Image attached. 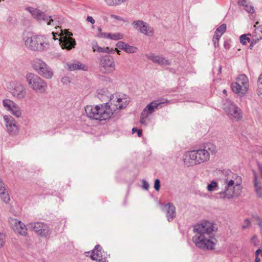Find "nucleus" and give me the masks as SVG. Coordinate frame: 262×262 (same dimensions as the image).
Listing matches in <instances>:
<instances>
[{
  "label": "nucleus",
  "instance_id": "nucleus-49",
  "mask_svg": "<svg viewBox=\"0 0 262 262\" xmlns=\"http://www.w3.org/2000/svg\"><path fill=\"white\" fill-rule=\"evenodd\" d=\"M106 91V90H101V92H100L98 94V98L100 99H104V97H105L104 93H105Z\"/></svg>",
  "mask_w": 262,
  "mask_h": 262
},
{
  "label": "nucleus",
  "instance_id": "nucleus-53",
  "mask_svg": "<svg viewBox=\"0 0 262 262\" xmlns=\"http://www.w3.org/2000/svg\"><path fill=\"white\" fill-rule=\"evenodd\" d=\"M246 3V0H238V5L239 6L244 5Z\"/></svg>",
  "mask_w": 262,
  "mask_h": 262
},
{
  "label": "nucleus",
  "instance_id": "nucleus-47",
  "mask_svg": "<svg viewBox=\"0 0 262 262\" xmlns=\"http://www.w3.org/2000/svg\"><path fill=\"white\" fill-rule=\"evenodd\" d=\"M61 81L63 84H66L70 83V82H71L70 80V78L68 77H62Z\"/></svg>",
  "mask_w": 262,
  "mask_h": 262
},
{
  "label": "nucleus",
  "instance_id": "nucleus-21",
  "mask_svg": "<svg viewBox=\"0 0 262 262\" xmlns=\"http://www.w3.org/2000/svg\"><path fill=\"white\" fill-rule=\"evenodd\" d=\"M68 66L69 70L70 71H74L77 70H85V66L79 61H77L74 63H69L68 64Z\"/></svg>",
  "mask_w": 262,
  "mask_h": 262
},
{
  "label": "nucleus",
  "instance_id": "nucleus-60",
  "mask_svg": "<svg viewBox=\"0 0 262 262\" xmlns=\"http://www.w3.org/2000/svg\"><path fill=\"white\" fill-rule=\"evenodd\" d=\"M258 40H257V39L254 41H252L251 42V45H254L255 44H256V43L257 42Z\"/></svg>",
  "mask_w": 262,
  "mask_h": 262
},
{
  "label": "nucleus",
  "instance_id": "nucleus-35",
  "mask_svg": "<svg viewBox=\"0 0 262 262\" xmlns=\"http://www.w3.org/2000/svg\"><path fill=\"white\" fill-rule=\"evenodd\" d=\"M2 192H3V193H0L1 199L5 203H8L10 201L9 194L7 193H6L5 191H3Z\"/></svg>",
  "mask_w": 262,
  "mask_h": 262
},
{
  "label": "nucleus",
  "instance_id": "nucleus-37",
  "mask_svg": "<svg viewBox=\"0 0 262 262\" xmlns=\"http://www.w3.org/2000/svg\"><path fill=\"white\" fill-rule=\"evenodd\" d=\"M221 37V35L214 34L213 37L212 38V41L213 42V45L214 47L216 48L219 45V39Z\"/></svg>",
  "mask_w": 262,
  "mask_h": 262
},
{
  "label": "nucleus",
  "instance_id": "nucleus-12",
  "mask_svg": "<svg viewBox=\"0 0 262 262\" xmlns=\"http://www.w3.org/2000/svg\"><path fill=\"white\" fill-rule=\"evenodd\" d=\"M10 92L13 97L21 100L26 97L27 90L26 87L21 82L15 81L11 83Z\"/></svg>",
  "mask_w": 262,
  "mask_h": 262
},
{
  "label": "nucleus",
  "instance_id": "nucleus-38",
  "mask_svg": "<svg viewBox=\"0 0 262 262\" xmlns=\"http://www.w3.org/2000/svg\"><path fill=\"white\" fill-rule=\"evenodd\" d=\"M250 38L247 37L246 34L242 35L240 36L241 43L244 45H246L247 42H250Z\"/></svg>",
  "mask_w": 262,
  "mask_h": 262
},
{
  "label": "nucleus",
  "instance_id": "nucleus-26",
  "mask_svg": "<svg viewBox=\"0 0 262 262\" xmlns=\"http://www.w3.org/2000/svg\"><path fill=\"white\" fill-rule=\"evenodd\" d=\"M10 112L17 118L20 117L21 116V111L16 103L13 106Z\"/></svg>",
  "mask_w": 262,
  "mask_h": 262
},
{
  "label": "nucleus",
  "instance_id": "nucleus-28",
  "mask_svg": "<svg viewBox=\"0 0 262 262\" xmlns=\"http://www.w3.org/2000/svg\"><path fill=\"white\" fill-rule=\"evenodd\" d=\"M236 80L242 82L243 83H245V86H249L248 79L245 75H239L236 78Z\"/></svg>",
  "mask_w": 262,
  "mask_h": 262
},
{
  "label": "nucleus",
  "instance_id": "nucleus-54",
  "mask_svg": "<svg viewBox=\"0 0 262 262\" xmlns=\"http://www.w3.org/2000/svg\"><path fill=\"white\" fill-rule=\"evenodd\" d=\"M113 49H110L108 47L104 48V53H110L113 51Z\"/></svg>",
  "mask_w": 262,
  "mask_h": 262
},
{
  "label": "nucleus",
  "instance_id": "nucleus-57",
  "mask_svg": "<svg viewBox=\"0 0 262 262\" xmlns=\"http://www.w3.org/2000/svg\"><path fill=\"white\" fill-rule=\"evenodd\" d=\"M139 129H137L136 127H134L133 129H132V133L133 134L137 132Z\"/></svg>",
  "mask_w": 262,
  "mask_h": 262
},
{
  "label": "nucleus",
  "instance_id": "nucleus-55",
  "mask_svg": "<svg viewBox=\"0 0 262 262\" xmlns=\"http://www.w3.org/2000/svg\"><path fill=\"white\" fill-rule=\"evenodd\" d=\"M137 134H138V136L139 137H141L142 135V131L141 129H139L137 132Z\"/></svg>",
  "mask_w": 262,
  "mask_h": 262
},
{
  "label": "nucleus",
  "instance_id": "nucleus-44",
  "mask_svg": "<svg viewBox=\"0 0 262 262\" xmlns=\"http://www.w3.org/2000/svg\"><path fill=\"white\" fill-rule=\"evenodd\" d=\"M5 241V235L4 234L0 233V248L2 247Z\"/></svg>",
  "mask_w": 262,
  "mask_h": 262
},
{
  "label": "nucleus",
  "instance_id": "nucleus-14",
  "mask_svg": "<svg viewBox=\"0 0 262 262\" xmlns=\"http://www.w3.org/2000/svg\"><path fill=\"white\" fill-rule=\"evenodd\" d=\"M133 25L136 29H137L142 34L149 36L154 35V31L153 28L148 24L142 20L135 21L133 23Z\"/></svg>",
  "mask_w": 262,
  "mask_h": 262
},
{
  "label": "nucleus",
  "instance_id": "nucleus-17",
  "mask_svg": "<svg viewBox=\"0 0 262 262\" xmlns=\"http://www.w3.org/2000/svg\"><path fill=\"white\" fill-rule=\"evenodd\" d=\"M4 119L6 123L7 132L10 135H15L18 131V127L16 121L11 116L5 115Z\"/></svg>",
  "mask_w": 262,
  "mask_h": 262
},
{
  "label": "nucleus",
  "instance_id": "nucleus-18",
  "mask_svg": "<svg viewBox=\"0 0 262 262\" xmlns=\"http://www.w3.org/2000/svg\"><path fill=\"white\" fill-rule=\"evenodd\" d=\"M166 211V215L168 222L172 221L176 216V207L171 203H169L164 205V208Z\"/></svg>",
  "mask_w": 262,
  "mask_h": 262
},
{
  "label": "nucleus",
  "instance_id": "nucleus-59",
  "mask_svg": "<svg viewBox=\"0 0 262 262\" xmlns=\"http://www.w3.org/2000/svg\"><path fill=\"white\" fill-rule=\"evenodd\" d=\"M260 258L257 256H256L255 259V262H260Z\"/></svg>",
  "mask_w": 262,
  "mask_h": 262
},
{
  "label": "nucleus",
  "instance_id": "nucleus-50",
  "mask_svg": "<svg viewBox=\"0 0 262 262\" xmlns=\"http://www.w3.org/2000/svg\"><path fill=\"white\" fill-rule=\"evenodd\" d=\"M111 17L112 18H114L118 20H120V21L123 20V19L121 17L118 16V15H114V14H111Z\"/></svg>",
  "mask_w": 262,
  "mask_h": 262
},
{
  "label": "nucleus",
  "instance_id": "nucleus-7",
  "mask_svg": "<svg viewBox=\"0 0 262 262\" xmlns=\"http://www.w3.org/2000/svg\"><path fill=\"white\" fill-rule=\"evenodd\" d=\"M27 228L41 237L49 238L52 233V230L48 225L44 222H31L27 224Z\"/></svg>",
  "mask_w": 262,
  "mask_h": 262
},
{
  "label": "nucleus",
  "instance_id": "nucleus-19",
  "mask_svg": "<svg viewBox=\"0 0 262 262\" xmlns=\"http://www.w3.org/2000/svg\"><path fill=\"white\" fill-rule=\"evenodd\" d=\"M147 58L151 60L155 63H157L161 66H168L170 64L171 62L167 59L159 56H156L152 54L147 55Z\"/></svg>",
  "mask_w": 262,
  "mask_h": 262
},
{
  "label": "nucleus",
  "instance_id": "nucleus-42",
  "mask_svg": "<svg viewBox=\"0 0 262 262\" xmlns=\"http://www.w3.org/2000/svg\"><path fill=\"white\" fill-rule=\"evenodd\" d=\"M126 43L123 41H119L116 43V47L121 50H124Z\"/></svg>",
  "mask_w": 262,
  "mask_h": 262
},
{
  "label": "nucleus",
  "instance_id": "nucleus-11",
  "mask_svg": "<svg viewBox=\"0 0 262 262\" xmlns=\"http://www.w3.org/2000/svg\"><path fill=\"white\" fill-rule=\"evenodd\" d=\"M223 108L230 118L238 120L242 117V111L241 108L230 100H226V102L223 104Z\"/></svg>",
  "mask_w": 262,
  "mask_h": 262
},
{
  "label": "nucleus",
  "instance_id": "nucleus-2",
  "mask_svg": "<svg viewBox=\"0 0 262 262\" xmlns=\"http://www.w3.org/2000/svg\"><path fill=\"white\" fill-rule=\"evenodd\" d=\"M213 230V225L209 222L195 225L193 227L195 235L192 241L195 246L202 249H213L214 243L211 240Z\"/></svg>",
  "mask_w": 262,
  "mask_h": 262
},
{
  "label": "nucleus",
  "instance_id": "nucleus-9",
  "mask_svg": "<svg viewBox=\"0 0 262 262\" xmlns=\"http://www.w3.org/2000/svg\"><path fill=\"white\" fill-rule=\"evenodd\" d=\"M27 10L32 16L39 23H47L48 25L55 26L56 25V16H47L44 12L40 10L33 7H28Z\"/></svg>",
  "mask_w": 262,
  "mask_h": 262
},
{
  "label": "nucleus",
  "instance_id": "nucleus-32",
  "mask_svg": "<svg viewBox=\"0 0 262 262\" xmlns=\"http://www.w3.org/2000/svg\"><path fill=\"white\" fill-rule=\"evenodd\" d=\"M241 6L244 7V9L248 13H253L254 12L253 6L249 3H247V2L244 5H241Z\"/></svg>",
  "mask_w": 262,
  "mask_h": 262
},
{
  "label": "nucleus",
  "instance_id": "nucleus-8",
  "mask_svg": "<svg viewBox=\"0 0 262 262\" xmlns=\"http://www.w3.org/2000/svg\"><path fill=\"white\" fill-rule=\"evenodd\" d=\"M32 66L39 75L45 78L51 79L53 76L52 69L40 59H35L32 62Z\"/></svg>",
  "mask_w": 262,
  "mask_h": 262
},
{
  "label": "nucleus",
  "instance_id": "nucleus-6",
  "mask_svg": "<svg viewBox=\"0 0 262 262\" xmlns=\"http://www.w3.org/2000/svg\"><path fill=\"white\" fill-rule=\"evenodd\" d=\"M28 48L33 51H41L49 47L46 38L41 35H33L28 37L25 41Z\"/></svg>",
  "mask_w": 262,
  "mask_h": 262
},
{
  "label": "nucleus",
  "instance_id": "nucleus-10",
  "mask_svg": "<svg viewBox=\"0 0 262 262\" xmlns=\"http://www.w3.org/2000/svg\"><path fill=\"white\" fill-rule=\"evenodd\" d=\"M72 33L69 32L68 30H61V33L58 36H60L59 43L62 49L70 50L75 48L76 41L71 36Z\"/></svg>",
  "mask_w": 262,
  "mask_h": 262
},
{
  "label": "nucleus",
  "instance_id": "nucleus-1",
  "mask_svg": "<svg viewBox=\"0 0 262 262\" xmlns=\"http://www.w3.org/2000/svg\"><path fill=\"white\" fill-rule=\"evenodd\" d=\"M112 97L113 98H110L109 102L95 106L86 105L85 111L87 116L92 119L105 120L110 118L116 110L122 109L125 107L121 103V98L116 97L114 100V96Z\"/></svg>",
  "mask_w": 262,
  "mask_h": 262
},
{
  "label": "nucleus",
  "instance_id": "nucleus-39",
  "mask_svg": "<svg viewBox=\"0 0 262 262\" xmlns=\"http://www.w3.org/2000/svg\"><path fill=\"white\" fill-rule=\"evenodd\" d=\"M251 222L250 220L248 219H245L244 222V224L242 226V228L243 229H245L246 228H248L250 226Z\"/></svg>",
  "mask_w": 262,
  "mask_h": 262
},
{
  "label": "nucleus",
  "instance_id": "nucleus-36",
  "mask_svg": "<svg viewBox=\"0 0 262 262\" xmlns=\"http://www.w3.org/2000/svg\"><path fill=\"white\" fill-rule=\"evenodd\" d=\"M123 34L120 33H117L114 34L111 33V36H110V39L117 40L119 39H121L123 38Z\"/></svg>",
  "mask_w": 262,
  "mask_h": 262
},
{
  "label": "nucleus",
  "instance_id": "nucleus-62",
  "mask_svg": "<svg viewBox=\"0 0 262 262\" xmlns=\"http://www.w3.org/2000/svg\"><path fill=\"white\" fill-rule=\"evenodd\" d=\"M97 46H98V45L97 44H96L95 45H93V49L94 51V48L97 49L98 47H96Z\"/></svg>",
  "mask_w": 262,
  "mask_h": 262
},
{
  "label": "nucleus",
  "instance_id": "nucleus-48",
  "mask_svg": "<svg viewBox=\"0 0 262 262\" xmlns=\"http://www.w3.org/2000/svg\"><path fill=\"white\" fill-rule=\"evenodd\" d=\"M149 187V185L148 183L146 182L145 180H142V187L145 190H148Z\"/></svg>",
  "mask_w": 262,
  "mask_h": 262
},
{
  "label": "nucleus",
  "instance_id": "nucleus-41",
  "mask_svg": "<svg viewBox=\"0 0 262 262\" xmlns=\"http://www.w3.org/2000/svg\"><path fill=\"white\" fill-rule=\"evenodd\" d=\"M148 117L146 114L143 115V113L142 112L141 114L140 122L142 124H146L145 120Z\"/></svg>",
  "mask_w": 262,
  "mask_h": 262
},
{
  "label": "nucleus",
  "instance_id": "nucleus-64",
  "mask_svg": "<svg viewBox=\"0 0 262 262\" xmlns=\"http://www.w3.org/2000/svg\"><path fill=\"white\" fill-rule=\"evenodd\" d=\"M98 31L99 32V33H100V32H102L101 31H102V29L101 28L99 27L98 28Z\"/></svg>",
  "mask_w": 262,
  "mask_h": 262
},
{
  "label": "nucleus",
  "instance_id": "nucleus-20",
  "mask_svg": "<svg viewBox=\"0 0 262 262\" xmlns=\"http://www.w3.org/2000/svg\"><path fill=\"white\" fill-rule=\"evenodd\" d=\"M254 190L258 198H262V184L258 181L257 176L256 172L254 173Z\"/></svg>",
  "mask_w": 262,
  "mask_h": 262
},
{
  "label": "nucleus",
  "instance_id": "nucleus-56",
  "mask_svg": "<svg viewBox=\"0 0 262 262\" xmlns=\"http://www.w3.org/2000/svg\"><path fill=\"white\" fill-rule=\"evenodd\" d=\"M261 252V250L260 249H257L256 252H255V255H256V256H258V255Z\"/></svg>",
  "mask_w": 262,
  "mask_h": 262
},
{
  "label": "nucleus",
  "instance_id": "nucleus-13",
  "mask_svg": "<svg viewBox=\"0 0 262 262\" xmlns=\"http://www.w3.org/2000/svg\"><path fill=\"white\" fill-rule=\"evenodd\" d=\"M100 65L101 71L104 73H110L115 69L114 58L110 55H105L101 58Z\"/></svg>",
  "mask_w": 262,
  "mask_h": 262
},
{
  "label": "nucleus",
  "instance_id": "nucleus-4",
  "mask_svg": "<svg viewBox=\"0 0 262 262\" xmlns=\"http://www.w3.org/2000/svg\"><path fill=\"white\" fill-rule=\"evenodd\" d=\"M217 151L216 147L211 143L205 144L203 148L188 151L183 156L184 164L189 167L191 165L200 164L209 161L210 155Z\"/></svg>",
  "mask_w": 262,
  "mask_h": 262
},
{
  "label": "nucleus",
  "instance_id": "nucleus-31",
  "mask_svg": "<svg viewBox=\"0 0 262 262\" xmlns=\"http://www.w3.org/2000/svg\"><path fill=\"white\" fill-rule=\"evenodd\" d=\"M19 221L17 219L13 218H10L9 219V222L11 225L12 228L14 230V229H16V227L18 226V224H19Z\"/></svg>",
  "mask_w": 262,
  "mask_h": 262
},
{
  "label": "nucleus",
  "instance_id": "nucleus-30",
  "mask_svg": "<svg viewBox=\"0 0 262 262\" xmlns=\"http://www.w3.org/2000/svg\"><path fill=\"white\" fill-rule=\"evenodd\" d=\"M226 28H227L226 25L225 24H223L221 25L219 27H218L216 29L215 33L217 34L221 35V36H222V34L224 32H225V31L226 30Z\"/></svg>",
  "mask_w": 262,
  "mask_h": 262
},
{
  "label": "nucleus",
  "instance_id": "nucleus-58",
  "mask_svg": "<svg viewBox=\"0 0 262 262\" xmlns=\"http://www.w3.org/2000/svg\"><path fill=\"white\" fill-rule=\"evenodd\" d=\"M51 34L52 35L53 39H54V40L57 39V38H56L55 33L52 32Z\"/></svg>",
  "mask_w": 262,
  "mask_h": 262
},
{
  "label": "nucleus",
  "instance_id": "nucleus-40",
  "mask_svg": "<svg viewBox=\"0 0 262 262\" xmlns=\"http://www.w3.org/2000/svg\"><path fill=\"white\" fill-rule=\"evenodd\" d=\"M154 188L156 191H159L160 188V181L159 179H156L154 183Z\"/></svg>",
  "mask_w": 262,
  "mask_h": 262
},
{
  "label": "nucleus",
  "instance_id": "nucleus-34",
  "mask_svg": "<svg viewBox=\"0 0 262 262\" xmlns=\"http://www.w3.org/2000/svg\"><path fill=\"white\" fill-rule=\"evenodd\" d=\"M217 187V183L214 181H212L211 182L208 184L207 190L208 191H213Z\"/></svg>",
  "mask_w": 262,
  "mask_h": 262
},
{
  "label": "nucleus",
  "instance_id": "nucleus-25",
  "mask_svg": "<svg viewBox=\"0 0 262 262\" xmlns=\"http://www.w3.org/2000/svg\"><path fill=\"white\" fill-rule=\"evenodd\" d=\"M128 0H104L106 4L108 6H116L122 4Z\"/></svg>",
  "mask_w": 262,
  "mask_h": 262
},
{
  "label": "nucleus",
  "instance_id": "nucleus-33",
  "mask_svg": "<svg viewBox=\"0 0 262 262\" xmlns=\"http://www.w3.org/2000/svg\"><path fill=\"white\" fill-rule=\"evenodd\" d=\"M258 86V95H262V73L260 75L257 81Z\"/></svg>",
  "mask_w": 262,
  "mask_h": 262
},
{
  "label": "nucleus",
  "instance_id": "nucleus-45",
  "mask_svg": "<svg viewBox=\"0 0 262 262\" xmlns=\"http://www.w3.org/2000/svg\"><path fill=\"white\" fill-rule=\"evenodd\" d=\"M3 191H6L5 184L3 182L2 179L0 178V193H3L2 192Z\"/></svg>",
  "mask_w": 262,
  "mask_h": 262
},
{
  "label": "nucleus",
  "instance_id": "nucleus-46",
  "mask_svg": "<svg viewBox=\"0 0 262 262\" xmlns=\"http://www.w3.org/2000/svg\"><path fill=\"white\" fill-rule=\"evenodd\" d=\"M235 82L237 84H238V85L242 86L243 88V90L244 91H247L249 86H245V83H243L242 82L237 81V80Z\"/></svg>",
  "mask_w": 262,
  "mask_h": 262
},
{
  "label": "nucleus",
  "instance_id": "nucleus-22",
  "mask_svg": "<svg viewBox=\"0 0 262 262\" xmlns=\"http://www.w3.org/2000/svg\"><path fill=\"white\" fill-rule=\"evenodd\" d=\"M231 89L234 93L239 94L241 95H245L247 92V91H244L242 86L238 85V84L235 82L232 83Z\"/></svg>",
  "mask_w": 262,
  "mask_h": 262
},
{
  "label": "nucleus",
  "instance_id": "nucleus-23",
  "mask_svg": "<svg viewBox=\"0 0 262 262\" xmlns=\"http://www.w3.org/2000/svg\"><path fill=\"white\" fill-rule=\"evenodd\" d=\"M17 229H14V231L18 232L21 235L25 236L27 234V228L25 225L21 221H19V224L16 227Z\"/></svg>",
  "mask_w": 262,
  "mask_h": 262
},
{
  "label": "nucleus",
  "instance_id": "nucleus-16",
  "mask_svg": "<svg viewBox=\"0 0 262 262\" xmlns=\"http://www.w3.org/2000/svg\"><path fill=\"white\" fill-rule=\"evenodd\" d=\"M168 101L167 100H166L165 101H162L161 100H157L151 102L148 104L142 111L143 115L146 114L148 116L149 114L154 113L156 110L162 108L163 104L167 103Z\"/></svg>",
  "mask_w": 262,
  "mask_h": 262
},
{
  "label": "nucleus",
  "instance_id": "nucleus-3",
  "mask_svg": "<svg viewBox=\"0 0 262 262\" xmlns=\"http://www.w3.org/2000/svg\"><path fill=\"white\" fill-rule=\"evenodd\" d=\"M224 176L225 189L223 191L215 193L217 199H230L238 196L241 193V177L229 169L222 171Z\"/></svg>",
  "mask_w": 262,
  "mask_h": 262
},
{
  "label": "nucleus",
  "instance_id": "nucleus-29",
  "mask_svg": "<svg viewBox=\"0 0 262 262\" xmlns=\"http://www.w3.org/2000/svg\"><path fill=\"white\" fill-rule=\"evenodd\" d=\"M137 50L136 47L130 46L126 43L124 51L127 53H134L136 52Z\"/></svg>",
  "mask_w": 262,
  "mask_h": 262
},
{
  "label": "nucleus",
  "instance_id": "nucleus-5",
  "mask_svg": "<svg viewBox=\"0 0 262 262\" xmlns=\"http://www.w3.org/2000/svg\"><path fill=\"white\" fill-rule=\"evenodd\" d=\"M26 80L29 88L36 93H45L48 89L47 82L35 74L32 73L27 74Z\"/></svg>",
  "mask_w": 262,
  "mask_h": 262
},
{
  "label": "nucleus",
  "instance_id": "nucleus-15",
  "mask_svg": "<svg viewBox=\"0 0 262 262\" xmlns=\"http://www.w3.org/2000/svg\"><path fill=\"white\" fill-rule=\"evenodd\" d=\"M102 249L100 245L95 246L94 249L92 251L91 258L93 260H98V262H107L106 259L108 255L103 250L102 251Z\"/></svg>",
  "mask_w": 262,
  "mask_h": 262
},
{
  "label": "nucleus",
  "instance_id": "nucleus-63",
  "mask_svg": "<svg viewBox=\"0 0 262 262\" xmlns=\"http://www.w3.org/2000/svg\"><path fill=\"white\" fill-rule=\"evenodd\" d=\"M221 70H222V67L220 66L219 68V73H221Z\"/></svg>",
  "mask_w": 262,
  "mask_h": 262
},
{
  "label": "nucleus",
  "instance_id": "nucleus-43",
  "mask_svg": "<svg viewBox=\"0 0 262 262\" xmlns=\"http://www.w3.org/2000/svg\"><path fill=\"white\" fill-rule=\"evenodd\" d=\"M110 36H111V33H103L100 32V33H99L98 35V36L100 38H110Z\"/></svg>",
  "mask_w": 262,
  "mask_h": 262
},
{
  "label": "nucleus",
  "instance_id": "nucleus-51",
  "mask_svg": "<svg viewBox=\"0 0 262 262\" xmlns=\"http://www.w3.org/2000/svg\"><path fill=\"white\" fill-rule=\"evenodd\" d=\"M96 47L98 48L97 49L94 48V51H97L100 53H104V48L100 47L99 46H97Z\"/></svg>",
  "mask_w": 262,
  "mask_h": 262
},
{
  "label": "nucleus",
  "instance_id": "nucleus-52",
  "mask_svg": "<svg viewBox=\"0 0 262 262\" xmlns=\"http://www.w3.org/2000/svg\"><path fill=\"white\" fill-rule=\"evenodd\" d=\"M86 20L89 22H90L91 24H94L95 23V20L92 16H88L86 18Z\"/></svg>",
  "mask_w": 262,
  "mask_h": 262
},
{
  "label": "nucleus",
  "instance_id": "nucleus-27",
  "mask_svg": "<svg viewBox=\"0 0 262 262\" xmlns=\"http://www.w3.org/2000/svg\"><path fill=\"white\" fill-rule=\"evenodd\" d=\"M13 101L10 100V99H6L3 100V104L4 107L10 111L13 106L15 104Z\"/></svg>",
  "mask_w": 262,
  "mask_h": 262
},
{
  "label": "nucleus",
  "instance_id": "nucleus-24",
  "mask_svg": "<svg viewBox=\"0 0 262 262\" xmlns=\"http://www.w3.org/2000/svg\"><path fill=\"white\" fill-rule=\"evenodd\" d=\"M259 24V22L257 21L254 25L255 34V36L257 37V40H259L262 39V25L257 26Z\"/></svg>",
  "mask_w": 262,
  "mask_h": 262
},
{
  "label": "nucleus",
  "instance_id": "nucleus-61",
  "mask_svg": "<svg viewBox=\"0 0 262 262\" xmlns=\"http://www.w3.org/2000/svg\"><path fill=\"white\" fill-rule=\"evenodd\" d=\"M115 51L117 52V54L120 55V51L118 50L117 48H115Z\"/></svg>",
  "mask_w": 262,
  "mask_h": 262
}]
</instances>
